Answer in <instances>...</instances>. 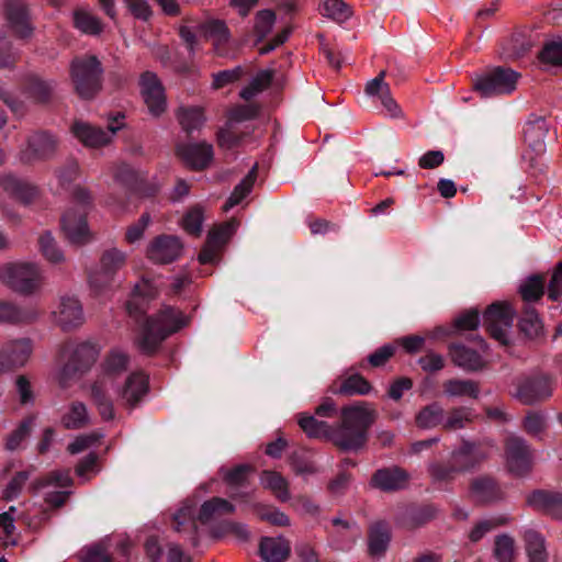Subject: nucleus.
Segmentation results:
<instances>
[{
	"label": "nucleus",
	"mask_w": 562,
	"mask_h": 562,
	"mask_svg": "<svg viewBox=\"0 0 562 562\" xmlns=\"http://www.w3.org/2000/svg\"><path fill=\"white\" fill-rule=\"evenodd\" d=\"M189 324L190 318L182 311L172 306H162L156 314L144 317L134 345L142 353L153 356L169 336Z\"/></svg>",
	"instance_id": "obj_1"
},
{
	"label": "nucleus",
	"mask_w": 562,
	"mask_h": 562,
	"mask_svg": "<svg viewBox=\"0 0 562 562\" xmlns=\"http://www.w3.org/2000/svg\"><path fill=\"white\" fill-rule=\"evenodd\" d=\"M70 204L61 215V231L70 243L86 244L92 238L87 224V214L92 206V195L86 188L76 187L71 193Z\"/></svg>",
	"instance_id": "obj_2"
},
{
	"label": "nucleus",
	"mask_w": 562,
	"mask_h": 562,
	"mask_svg": "<svg viewBox=\"0 0 562 562\" xmlns=\"http://www.w3.org/2000/svg\"><path fill=\"white\" fill-rule=\"evenodd\" d=\"M373 412L364 405H350L341 409V425L336 428L335 446L358 449L367 440V430L373 423Z\"/></svg>",
	"instance_id": "obj_3"
},
{
	"label": "nucleus",
	"mask_w": 562,
	"mask_h": 562,
	"mask_svg": "<svg viewBox=\"0 0 562 562\" xmlns=\"http://www.w3.org/2000/svg\"><path fill=\"white\" fill-rule=\"evenodd\" d=\"M98 356L99 350L93 344L65 342L57 356V363L60 367L57 378L59 384L65 387L75 374L88 371Z\"/></svg>",
	"instance_id": "obj_4"
},
{
	"label": "nucleus",
	"mask_w": 562,
	"mask_h": 562,
	"mask_svg": "<svg viewBox=\"0 0 562 562\" xmlns=\"http://www.w3.org/2000/svg\"><path fill=\"white\" fill-rule=\"evenodd\" d=\"M102 66L93 55L75 57L69 66V76L75 92L81 99L94 98L102 88Z\"/></svg>",
	"instance_id": "obj_5"
},
{
	"label": "nucleus",
	"mask_w": 562,
	"mask_h": 562,
	"mask_svg": "<svg viewBox=\"0 0 562 562\" xmlns=\"http://www.w3.org/2000/svg\"><path fill=\"white\" fill-rule=\"evenodd\" d=\"M0 281L21 294H33L38 291L44 278L35 263L14 262L0 268Z\"/></svg>",
	"instance_id": "obj_6"
},
{
	"label": "nucleus",
	"mask_w": 562,
	"mask_h": 562,
	"mask_svg": "<svg viewBox=\"0 0 562 562\" xmlns=\"http://www.w3.org/2000/svg\"><path fill=\"white\" fill-rule=\"evenodd\" d=\"M58 138L47 131H35L30 134L25 145L19 151V160L23 165L33 166L52 159L58 150Z\"/></svg>",
	"instance_id": "obj_7"
},
{
	"label": "nucleus",
	"mask_w": 562,
	"mask_h": 562,
	"mask_svg": "<svg viewBox=\"0 0 562 562\" xmlns=\"http://www.w3.org/2000/svg\"><path fill=\"white\" fill-rule=\"evenodd\" d=\"M518 78L519 74L510 68L495 67L479 75L473 89L482 97L510 93L516 89Z\"/></svg>",
	"instance_id": "obj_8"
},
{
	"label": "nucleus",
	"mask_w": 562,
	"mask_h": 562,
	"mask_svg": "<svg viewBox=\"0 0 562 562\" xmlns=\"http://www.w3.org/2000/svg\"><path fill=\"white\" fill-rule=\"evenodd\" d=\"M515 311L507 302L492 303L483 314V326L502 346L508 345L507 331L513 325Z\"/></svg>",
	"instance_id": "obj_9"
},
{
	"label": "nucleus",
	"mask_w": 562,
	"mask_h": 562,
	"mask_svg": "<svg viewBox=\"0 0 562 562\" xmlns=\"http://www.w3.org/2000/svg\"><path fill=\"white\" fill-rule=\"evenodd\" d=\"M113 394L120 395V389L109 376H99L90 386V401L103 422L115 419Z\"/></svg>",
	"instance_id": "obj_10"
},
{
	"label": "nucleus",
	"mask_w": 562,
	"mask_h": 562,
	"mask_svg": "<svg viewBox=\"0 0 562 562\" xmlns=\"http://www.w3.org/2000/svg\"><path fill=\"white\" fill-rule=\"evenodd\" d=\"M183 244L178 236L161 234L154 237L146 247V257L154 263L168 265L178 260Z\"/></svg>",
	"instance_id": "obj_11"
},
{
	"label": "nucleus",
	"mask_w": 562,
	"mask_h": 562,
	"mask_svg": "<svg viewBox=\"0 0 562 562\" xmlns=\"http://www.w3.org/2000/svg\"><path fill=\"white\" fill-rule=\"evenodd\" d=\"M236 229L233 221L223 222L214 225L206 237L205 245L199 254V261L202 265L212 263L217 260L226 243L229 240Z\"/></svg>",
	"instance_id": "obj_12"
},
{
	"label": "nucleus",
	"mask_w": 562,
	"mask_h": 562,
	"mask_svg": "<svg viewBox=\"0 0 562 562\" xmlns=\"http://www.w3.org/2000/svg\"><path fill=\"white\" fill-rule=\"evenodd\" d=\"M506 465L509 472L521 476L531 471L532 454L521 438L509 436L505 440Z\"/></svg>",
	"instance_id": "obj_13"
},
{
	"label": "nucleus",
	"mask_w": 562,
	"mask_h": 562,
	"mask_svg": "<svg viewBox=\"0 0 562 562\" xmlns=\"http://www.w3.org/2000/svg\"><path fill=\"white\" fill-rule=\"evenodd\" d=\"M125 262L126 255L116 248L103 252L100 260V271L89 279L90 286L97 295L112 282L113 276Z\"/></svg>",
	"instance_id": "obj_14"
},
{
	"label": "nucleus",
	"mask_w": 562,
	"mask_h": 562,
	"mask_svg": "<svg viewBox=\"0 0 562 562\" xmlns=\"http://www.w3.org/2000/svg\"><path fill=\"white\" fill-rule=\"evenodd\" d=\"M3 11L8 26L16 37L24 40L32 36L34 26L23 0H4Z\"/></svg>",
	"instance_id": "obj_15"
},
{
	"label": "nucleus",
	"mask_w": 562,
	"mask_h": 562,
	"mask_svg": "<svg viewBox=\"0 0 562 562\" xmlns=\"http://www.w3.org/2000/svg\"><path fill=\"white\" fill-rule=\"evenodd\" d=\"M32 353V342L27 338L5 342L0 349V373L13 371L24 366Z\"/></svg>",
	"instance_id": "obj_16"
},
{
	"label": "nucleus",
	"mask_w": 562,
	"mask_h": 562,
	"mask_svg": "<svg viewBox=\"0 0 562 562\" xmlns=\"http://www.w3.org/2000/svg\"><path fill=\"white\" fill-rule=\"evenodd\" d=\"M139 86L140 94L149 112L154 116H158L164 113L167 106V101L164 87L157 76L150 71L144 72L140 76Z\"/></svg>",
	"instance_id": "obj_17"
},
{
	"label": "nucleus",
	"mask_w": 562,
	"mask_h": 562,
	"mask_svg": "<svg viewBox=\"0 0 562 562\" xmlns=\"http://www.w3.org/2000/svg\"><path fill=\"white\" fill-rule=\"evenodd\" d=\"M490 456L488 447L482 443L464 441L451 454V463L454 470L460 472L469 471L480 465Z\"/></svg>",
	"instance_id": "obj_18"
},
{
	"label": "nucleus",
	"mask_w": 562,
	"mask_h": 562,
	"mask_svg": "<svg viewBox=\"0 0 562 562\" xmlns=\"http://www.w3.org/2000/svg\"><path fill=\"white\" fill-rule=\"evenodd\" d=\"M552 390L551 379L546 375H538L521 381L516 396L525 404H532L551 396Z\"/></svg>",
	"instance_id": "obj_19"
},
{
	"label": "nucleus",
	"mask_w": 562,
	"mask_h": 562,
	"mask_svg": "<svg viewBox=\"0 0 562 562\" xmlns=\"http://www.w3.org/2000/svg\"><path fill=\"white\" fill-rule=\"evenodd\" d=\"M55 322L63 330H71L82 325L85 317L80 302L72 296H63L53 312Z\"/></svg>",
	"instance_id": "obj_20"
},
{
	"label": "nucleus",
	"mask_w": 562,
	"mask_h": 562,
	"mask_svg": "<svg viewBox=\"0 0 562 562\" xmlns=\"http://www.w3.org/2000/svg\"><path fill=\"white\" fill-rule=\"evenodd\" d=\"M176 154L192 170H203L213 159V147L206 143L179 145Z\"/></svg>",
	"instance_id": "obj_21"
},
{
	"label": "nucleus",
	"mask_w": 562,
	"mask_h": 562,
	"mask_svg": "<svg viewBox=\"0 0 562 562\" xmlns=\"http://www.w3.org/2000/svg\"><path fill=\"white\" fill-rule=\"evenodd\" d=\"M0 186L11 198L23 204L34 203L40 198L37 187L10 173L0 175Z\"/></svg>",
	"instance_id": "obj_22"
},
{
	"label": "nucleus",
	"mask_w": 562,
	"mask_h": 562,
	"mask_svg": "<svg viewBox=\"0 0 562 562\" xmlns=\"http://www.w3.org/2000/svg\"><path fill=\"white\" fill-rule=\"evenodd\" d=\"M149 378L144 372H133L128 375L124 386L120 390L122 404L130 411L133 409L147 394Z\"/></svg>",
	"instance_id": "obj_23"
},
{
	"label": "nucleus",
	"mask_w": 562,
	"mask_h": 562,
	"mask_svg": "<svg viewBox=\"0 0 562 562\" xmlns=\"http://www.w3.org/2000/svg\"><path fill=\"white\" fill-rule=\"evenodd\" d=\"M157 295L158 288L154 280L149 278H142L140 281L135 284L133 296L126 304L128 315L138 322L139 318L145 315L147 310L143 303L137 302L138 299H142L143 301H149L155 299Z\"/></svg>",
	"instance_id": "obj_24"
},
{
	"label": "nucleus",
	"mask_w": 562,
	"mask_h": 562,
	"mask_svg": "<svg viewBox=\"0 0 562 562\" xmlns=\"http://www.w3.org/2000/svg\"><path fill=\"white\" fill-rule=\"evenodd\" d=\"M21 92L36 104H46L53 100L54 87L52 82L36 75H26L22 78Z\"/></svg>",
	"instance_id": "obj_25"
},
{
	"label": "nucleus",
	"mask_w": 562,
	"mask_h": 562,
	"mask_svg": "<svg viewBox=\"0 0 562 562\" xmlns=\"http://www.w3.org/2000/svg\"><path fill=\"white\" fill-rule=\"evenodd\" d=\"M408 473L398 467L378 470L371 479V484L374 487L385 492L403 490L408 485Z\"/></svg>",
	"instance_id": "obj_26"
},
{
	"label": "nucleus",
	"mask_w": 562,
	"mask_h": 562,
	"mask_svg": "<svg viewBox=\"0 0 562 562\" xmlns=\"http://www.w3.org/2000/svg\"><path fill=\"white\" fill-rule=\"evenodd\" d=\"M113 178L117 183L125 187L131 193L151 196L157 192V188L154 186L145 188L144 179L130 166L124 164L114 167Z\"/></svg>",
	"instance_id": "obj_27"
},
{
	"label": "nucleus",
	"mask_w": 562,
	"mask_h": 562,
	"mask_svg": "<svg viewBox=\"0 0 562 562\" xmlns=\"http://www.w3.org/2000/svg\"><path fill=\"white\" fill-rule=\"evenodd\" d=\"M533 509L553 518H562V494L548 491H535L527 497Z\"/></svg>",
	"instance_id": "obj_28"
},
{
	"label": "nucleus",
	"mask_w": 562,
	"mask_h": 562,
	"mask_svg": "<svg viewBox=\"0 0 562 562\" xmlns=\"http://www.w3.org/2000/svg\"><path fill=\"white\" fill-rule=\"evenodd\" d=\"M470 496L475 503L487 504L503 498V492L494 479L481 476L471 482Z\"/></svg>",
	"instance_id": "obj_29"
},
{
	"label": "nucleus",
	"mask_w": 562,
	"mask_h": 562,
	"mask_svg": "<svg viewBox=\"0 0 562 562\" xmlns=\"http://www.w3.org/2000/svg\"><path fill=\"white\" fill-rule=\"evenodd\" d=\"M71 133L83 146L90 148H99L110 142V136L106 132L81 121L72 124Z\"/></svg>",
	"instance_id": "obj_30"
},
{
	"label": "nucleus",
	"mask_w": 562,
	"mask_h": 562,
	"mask_svg": "<svg viewBox=\"0 0 562 562\" xmlns=\"http://www.w3.org/2000/svg\"><path fill=\"white\" fill-rule=\"evenodd\" d=\"M40 311L35 307H19L8 301H0V322L13 325H27L37 319Z\"/></svg>",
	"instance_id": "obj_31"
},
{
	"label": "nucleus",
	"mask_w": 562,
	"mask_h": 562,
	"mask_svg": "<svg viewBox=\"0 0 562 562\" xmlns=\"http://www.w3.org/2000/svg\"><path fill=\"white\" fill-rule=\"evenodd\" d=\"M146 554L153 562H186L182 550L173 543L167 544L161 549L156 538H148L145 543Z\"/></svg>",
	"instance_id": "obj_32"
},
{
	"label": "nucleus",
	"mask_w": 562,
	"mask_h": 562,
	"mask_svg": "<svg viewBox=\"0 0 562 562\" xmlns=\"http://www.w3.org/2000/svg\"><path fill=\"white\" fill-rule=\"evenodd\" d=\"M290 543L279 537L262 538L259 544V552L265 562H284L290 555Z\"/></svg>",
	"instance_id": "obj_33"
},
{
	"label": "nucleus",
	"mask_w": 562,
	"mask_h": 562,
	"mask_svg": "<svg viewBox=\"0 0 562 562\" xmlns=\"http://www.w3.org/2000/svg\"><path fill=\"white\" fill-rule=\"evenodd\" d=\"M449 355L456 366L467 371H477L485 366L484 360L475 350L460 344L450 345Z\"/></svg>",
	"instance_id": "obj_34"
},
{
	"label": "nucleus",
	"mask_w": 562,
	"mask_h": 562,
	"mask_svg": "<svg viewBox=\"0 0 562 562\" xmlns=\"http://www.w3.org/2000/svg\"><path fill=\"white\" fill-rule=\"evenodd\" d=\"M331 525L330 542L338 550L349 549L360 535L358 528L351 527L347 521L334 519Z\"/></svg>",
	"instance_id": "obj_35"
},
{
	"label": "nucleus",
	"mask_w": 562,
	"mask_h": 562,
	"mask_svg": "<svg viewBox=\"0 0 562 562\" xmlns=\"http://www.w3.org/2000/svg\"><path fill=\"white\" fill-rule=\"evenodd\" d=\"M60 423L66 429L77 430L85 428L90 423V416L85 403L72 401L61 415Z\"/></svg>",
	"instance_id": "obj_36"
},
{
	"label": "nucleus",
	"mask_w": 562,
	"mask_h": 562,
	"mask_svg": "<svg viewBox=\"0 0 562 562\" xmlns=\"http://www.w3.org/2000/svg\"><path fill=\"white\" fill-rule=\"evenodd\" d=\"M299 425L308 437L327 439L334 442L336 428L330 427L327 423L318 420L314 416L301 415Z\"/></svg>",
	"instance_id": "obj_37"
},
{
	"label": "nucleus",
	"mask_w": 562,
	"mask_h": 562,
	"mask_svg": "<svg viewBox=\"0 0 562 562\" xmlns=\"http://www.w3.org/2000/svg\"><path fill=\"white\" fill-rule=\"evenodd\" d=\"M369 553L381 555L385 552L390 542V528L387 524L378 521L369 528Z\"/></svg>",
	"instance_id": "obj_38"
},
{
	"label": "nucleus",
	"mask_w": 562,
	"mask_h": 562,
	"mask_svg": "<svg viewBox=\"0 0 562 562\" xmlns=\"http://www.w3.org/2000/svg\"><path fill=\"white\" fill-rule=\"evenodd\" d=\"M201 29L204 36L213 42L216 53L222 55L229 38L226 24L220 20H211L205 22Z\"/></svg>",
	"instance_id": "obj_39"
},
{
	"label": "nucleus",
	"mask_w": 562,
	"mask_h": 562,
	"mask_svg": "<svg viewBox=\"0 0 562 562\" xmlns=\"http://www.w3.org/2000/svg\"><path fill=\"white\" fill-rule=\"evenodd\" d=\"M72 485V479L70 476V470H54L50 471L34 482H32L30 488L33 492H38L43 488H46L48 486H56V487H68Z\"/></svg>",
	"instance_id": "obj_40"
},
{
	"label": "nucleus",
	"mask_w": 562,
	"mask_h": 562,
	"mask_svg": "<svg viewBox=\"0 0 562 562\" xmlns=\"http://www.w3.org/2000/svg\"><path fill=\"white\" fill-rule=\"evenodd\" d=\"M128 361L130 357L126 352L112 349L102 362V374L100 376H109L114 380L115 375L126 371Z\"/></svg>",
	"instance_id": "obj_41"
},
{
	"label": "nucleus",
	"mask_w": 562,
	"mask_h": 562,
	"mask_svg": "<svg viewBox=\"0 0 562 562\" xmlns=\"http://www.w3.org/2000/svg\"><path fill=\"white\" fill-rule=\"evenodd\" d=\"M204 207L201 204H194L183 214L180 226L190 236L195 238L202 234V224L204 221Z\"/></svg>",
	"instance_id": "obj_42"
},
{
	"label": "nucleus",
	"mask_w": 562,
	"mask_h": 562,
	"mask_svg": "<svg viewBox=\"0 0 562 562\" xmlns=\"http://www.w3.org/2000/svg\"><path fill=\"white\" fill-rule=\"evenodd\" d=\"M260 480L262 486L270 490L279 501L286 502L290 498L289 483L279 472L263 471Z\"/></svg>",
	"instance_id": "obj_43"
},
{
	"label": "nucleus",
	"mask_w": 562,
	"mask_h": 562,
	"mask_svg": "<svg viewBox=\"0 0 562 562\" xmlns=\"http://www.w3.org/2000/svg\"><path fill=\"white\" fill-rule=\"evenodd\" d=\"M176 115L179 124L187 134L199 130L205 122L204 111L200 106L180 108Z\"/></svg>",
	"instance_id": "obj_44"
},
{
	"label": "nucleus",
	"mask_w": 562,
	"mask_h": 562,
	"mask_svg": "<svg viewBox=\"0 0 562 562\" xmlns=\"http://www.w3.org/2000/svg\"><path fill=\"white\" fill-rule=\"evenodd\" d=\"M74 25L80 32L88 35H99L103 31L101 20L85 9L74 11Z\"/></svg>",
	"instance_id": "obj_45"
},
{
	"label": "nucleus",
	"mask_w": 562,
	"mask_h": 562,
	"mask_svg": "<svg viewBox=\"0 0 562 562\" xmlns=\"http://www.w3.org/2000/svg\"><path fill=\"white\" fill-rule=\"evenodd\" d=\"M544 274H533L527 278L519 286V293L524 302L532 303L539 301L544 294Z\"/></svg>",
	"instance_id": "obj_46"
},
{
	"label": "nucleus",
	"mask_w": 562,
	"mask_h": 562,
	"mask_svg": "<svg viewBox=\"0 0 562 562\" xmlns=\"http://www.w3.org/2000/svg\"><path fill=\"white\" fill-rule=\"evenodd\" d=\"M233 510H234V507L228 501L220 498V497H214V498L205 502L201 506L198 519L202 524H205L212 518L220 517V516H223L226 514H231V513H233Z\"/></svg>",
	"instance_id": "obj_47"
},
{
	"label": "nucleus",
	"mask_w": 562,
	"mask_h": 562,
	"mask_svg": "<svg viewBox=\"0 0 562 562\" xmlns=\"http://www.w3.org/2000/svg\"><path fill=\"white\" fill-rule=\"evenodd\" d=\"M319 12L323 16L338 23L347 21L353 13L352 8L344 0H324L319 7Z\"/></svg>",
	"instance_id": "obj_48"
},
{
	"label": "nucleus",
	"mask_w": 562,
	"mask_h": 562,
	"mask_svg": "<svg viewBox=\"0 0 562 562\" xmlns=\"http://www.w3.org/2000/svg\"><path fill=\"white\" fill-rule=\"evenodd\" d=\"M257 179V165L252 167V169L248 172V175L243 179V181L237 184L232 192L231 196L224 204V211H228L235 205L239 204L252 190L255 181Z\"/></svg>",
	"instance_id": "obj_49"
},
{
	"label": "nucleus",
	"mask_w": 562,
	"mask_h": 562,
	"mask_svg": "<svg viewBox=\"0 0 562 562\" xmlns=\"http://www.w3.org/2000/svg\"><path fill=\"white\" fill-rule=\"evenodd\" d=\"M524 539L530 562H547L548 554L543 537L535 530H527Z\"/></svg>",
	"instance_id": "obj_50"
},
{
	"label": "nucleus",
	"mask_w": 562,
	"mask_h": 562,
	"mask_svg": "<svg viewBox=\"0 0 562 562\" xmlns=\"http://www.w3.org/2000/svg\"><path fill=\"white\" fill-rule=\"evenodd\" d=\"M445 411L437 404L432 403L425 406L416 415V425L420 428H434L436 426H443Z\"/></svg>",
	"instance_id": "obj_51"
},
{
	"label": "nucleus",
	"mask_w": 562,
	"mask_h": 562,
	"mask_svg": "<svg viewBox=\"0 0 562 562\" xmlns=\"http://www.w3.org/2000/svg\"><path fill=\"white\" fill-rule=\"evenodd\" d=\"M443 391L451 396H468L476 398L479 384L471 380L450 379L443 382Z\"/></svg>",
	"instance_id": "obj_52"
},
{
	"label": "nucleus",
	"mask_w": 562,
	"mask_h": 562,
	"mask_svg": "<svg viewBox=\"0 0 562 562\" xmlns=\"http://www.w3.org/2000/svg\"><path fill=\"white\" fill-rule=\"evenodd\" d=\"M474 418L473 412L467 407H456L445 412V420L442 428L445 430H458L464 428L472 423Z\"/></svg>",
	"instance_id": "obj_53"
},
{
	"label": "nucleus",
	"mask_w": 562,
	"mask_h": 562,
	"mask_svg": "<svg viewBox=\"0 0 562 562\" xmlns=\"http://www.w3.org/2000/svg\"><path fill=\"white\" fill-rule=\"evenodd\" d=\"M249 132L237 131L233 123L226 122L224 127H221L216 133L217 145L224 149H233L238 147Z\"/></svg>",
	"instance_id": "obj_54"
},
{
	"label": "nucleus",
	"mask_w": 562,
	"mask_h": 562,
	"mask_svg": "<svg viewBox=\"0 0 562 562\" xmlns=\"http://www.w3.org/2000/svg\"><path fill=\"white\" fill-rule=\"evenodd\" d=\"M273 79L272 70H262L252 79V81L245 87L239 95L241 99L249 101L263 90L268 89Z\"/></svg>",
	"instance_id": "obj_55"
},
{
	"label": "nucleus",
	"mask_w": 562,
	"mask_h": 562,
	"mask_svg": "<svg viewBox=\"0 0 562 562\" xmlns=\"http://www.w3.org/2000/svg\"><path fill=\"white\" fill-rule=\"evenodd\" d=\"M370 390L371 385L367 379L360 374H352L341 381L336 392L342 395H364L368 394Z\"/></svg>",
	"instance_id": "obj_56"
},
{
	"label": "nucleus",
	"mask_w": 562,
	"mask_h": 562,
	"mask_svg": "<svg viewBox=\"0 0 562 562\" xmlns=\"http://www.w3.org/2000/svg\"><path fill=\"white\" fill-rule=\"evenodd\" d=\"M260 108L258 104H236L226 112L228 123H241L254 120L258 116Z\"/></svg>",
	"instance_id": "obj_57"
},
{
	"label": "nucleus",
	"mask_w": 562,
	"mask_h": 562,
	"mask_svg": "<svg viewBox=\"0 0 562 562\" xmlns=\"http://www.w3.org/2000/svg\"><path fill=\"white\" fill-rule=\"evenodd\" d=\"M38 245L42 255L48 261L58 263L64 260L63 252L58 249L56 241L49 232L41 234Z\"/></svg>",
	"instance_id": "obj_58"
},
{
	"label": "nucleus",
	"mask_w": 562,
	"mask_h": 562,
	"mask_svg": "<svg viewBox=\"0 0 562 562\" xmlns=\"http://www.w3.org/2000/svg\"><path fill=\"white\" fill-rule=\"evenodd\" d=\"M35 417L34 416H27L24 418L18 428L13 430L9 437L7 438L5 447L9 450L16 449L23 440L26 439V437L30 435L32 427L34 425Z\"/></svg>",
	"instance_id": "obj_59"
},
{
	"label": "nucleus",
	"mask_w": 562,
	"mask_h": 562,
	"mask_svg": "<svg viewBox=\"0 0 562 562\" xmlns=\"http://www.w3.org/2000/svg\"><path fill=\"white\" fill-rule=\"evenodd\" d=\"M276 22V14L271 10H262L256 14L254 33L257 41H262L271 31Z\"/></svg>",
	"instance_id": "obj_60"
},
{
	"label": "nucleus",
	"mask_w": 562,
	"mask_h": 562,
	"mask_svg": "<svg viewBox=\"0 0 562 562\" xmlns=\"http://www.w3.org/2000/svg\"><path fill=\"white\" fill-rule=\"evenodd\" d=\"M494 554L498 562H512L515 555L513 538L506 535L496 537Z\"/></svg>",
	"instance_id": "obj_61"
},
{
	"label": "nucleus",
	"mask_w": 562,
	"mask_h": 562,
	"mask_svg": "<svg viewBox=\"0 0 562 562\" xmlns=\"http://www.w3.org/2000/svg\"><path fill=\"white\" fill-rule=\"evenodd\" d=\"M539 59L552 66H562V40L547 43L539 53Z\"/></svg>",
	"instance_id": "obj_62"
},
{
	"label": "nucleus",
	"mask_w": 562,
	"mask_h": 562,
	"mask_svg": "<svg viewBox=\"0 0 562 562\" xmlns=\"http://www.w3.org/2000/svg\"><path fill=\"white\" fill-rule=\"evenodd\" d=\"M20 60V55L12 50L10 41L0 35V69H12Z\"/></svg>",
	"instance_id": "obj_63"
},
{
	"label": "nucleus",
	"mask_w": 562,
	"mask_h": 562,
	"mask_svg": "<svg viewBox=\"0 0 562 562\" xmlns=\"http://www.w3.org/2000/svg\"><path fill=\"white\" fill-rule=\"evenodd\" d=\"M257 514L261 520L273 526L285 527L290 525L289 517L272 506H260Z\"/></svg>",
	"instance_id": "obj_64"
}]
</instances>
